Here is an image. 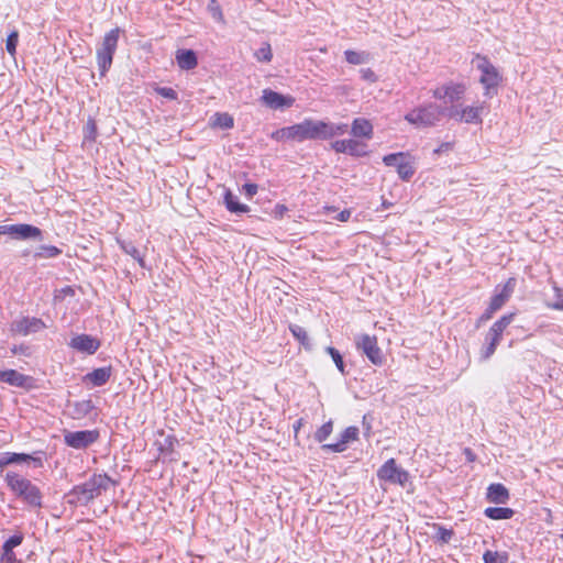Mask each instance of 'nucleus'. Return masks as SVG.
I'll return each instance as SVG.
<instances>
[{
    "label": "nucleus",
    "instance_id": "39",
    "mask_svg": "<svg viewBox=\"0 0 563 563\" xmlns=\"http://www.w3.org/2000/svg\"><path fill=\"white\" fill-rule=\"evenodd\" d=\"M121 246H122V250L128 255L132 256L134 260L137 261L140 266L144 267L143 255L141 254L140 250L135 245H133L132 243H123Z\"/></svg>",
    "mask_w": 563,
    "mask_h": 563
},
{
    "label": "nucleus",
    "instance_id": "57",
    "mask_svg": "<svg viewBox=\"0 0 563 563\" xmlns=\"http://www.w3.org/2000/svg\"><path fill=\"white\" fill-rule=\"evenodd\" d=\"M452 148H453V144H452V143H450V142H444V143L440 144V146H438V147L433 151V153H434L435 155H439V154H441V153L449 152V151H451Z\"/></svg>",
    "mask_w": 563,
    "mask_h": 563
},
{
    "label": "nucleus",
    "instance_id": "16",
    "mask_svg": "<svg viewBox=\"0 0 563 563\" xmlns=\"http://www.w3.org/2000/svg\"><path fill=\"white\" fill-rule=\"evenodd\" d=\"M358 437V428L347 427L340 434V440L335 443L323 444L322 449L331 452H343L346 449L349 442L356 440Z\"/></svg>",
    "mask_w": 563,
    "mask_h": 563
},
{
    "label": "nucleus",
    "instance_id": "6",
    "mask_svg": "<svg viewBox=\"0 0 563 563\" xmlns=\"http://www.w3.org/2000/svg\"><path fill=\"white\" fill-rule=\"evenodd\" d=\"M322 121L306 119L305 121L288 126V140L302 142L305 140H323Z\"/></svg>",
    "mask_w": 563,
    "mask_h": 563
},
{
    "label": "nucleus",
    "instance_id": "15",
    "mask_svg": "<svg viewBox=\"0 0 563 563\" xmlns=\"http://www.w3.org/2000/svg\"><path fill=\"white\" fill-rule=\"evenodd\" d=\"M69 346L82 353L93 354L99 349L100 343L91 335L79 334L70 340Z\"/></svg>",
    "mask_w": 563,
    "mask_h": 563
},
{
    "label": "nucleus",
    "instance_id": "22",
    "mask_svg": "<svg viewBox=\"0 0 563 563\" xmlns=\"http://www.w3.org/2000/svg\"><path fill=\"white\" fill-rule=\"evenodd\" d=\"M223 202L225 208L232 213H247L250 211V207L239 202L238 197L230 189H225Z\"/></svg>",
    "mask_w": 563,
    "mask_h": 563
},
{
    "label": "nucleus",
    "instance_id": "36",
    "mask_svg": "<svg viewBox=\"0 0 563 563\" xmlns=\"http://www.w3.org/2000/svg\"><path fill=\"white\" fill-rule=\"evenodd\" d=\"M553 290H554L555 300L548 301L545 305L550 309L563 311V289L560 288L556 284H554Z\"/></svg>",
    "mask_w": 563,
    "mask_h": 563
},
{
    "label": "nucleus",
    "instance_id": "60",
    "mask_svg": "<svg viewBox=\"0 0 563 563\" xmlns=\"http://www.w3.org/2000/svg\"><path fill=\"white\" fill-rule=\"evenodd\" d=\"M351 214H352L351 210H349V209H344V210H342V211H341V212L335 217V219H336V220H339V221H341V222H346V221H349V219L351 218Z\"/></svg>",
    "mask_w": 563,
    "mask_h": 563
},
{
    "label": "nucleus",
    "instance_id": "41",
    "mask_svg": "<svg viewBox=\"0 0 563 563\" xmlns=\"http://www.w3.org/2000/svg\"><path fill=\"white\" fill-rule=\"evenodd\" d=\"M333 424L332 421H328L323 423L314 433V439L318 442H323L328 439V437L332 433Z\"/></svg>",
    "mask_w": 563,
    "mask_h": 563
},
{
    "label": "nucleus",
    "instance_id": "3",
    "mask_svg": "<svg viewBox=\"0 0 563 563\" xmlns=\"http://www.w3.org/2000/svg\"><path fill=\"white\" fill-rule=\"evenodd\" d=\"M446 115V109L430 102L419 106L410 110L405 115V120L418 129L435 125L442 118Z\"/></svg>",
    "mask_w": 563,
    "mask_h": 563
},
{
    "label": "nucleus",
    "instance_id": "43",
    "mask_svg": "<svg viewBox=\"0 0 563 563\" xmlns=\"http://www.w3.org/2000/svg\"><path fill=\"white\" fill-rule=\"evenodd\" d=\"M208 11L216 21L221 22V23L224 22L222 9L217 0L209 1Z\"/></svg>",
    "mask_w": 563,
    "mask_h": 563
},
{
    "label": "nucleus",
    "instance_id": "53",
    "mask_svg": "<svg viewBox=\"0 0 563 563\" xmlns=\"http://www.w3.org/2000/svg\"><path fill=\"white\" fill-rule=\"evenodd\" d=\"M257 185L256 184H244L242 190L246 195L247 198H253L257 194Z\"/></svg>",
    "mask_w": 563,
    "mask_h": 563
},
{
    "label": "nucleus",
    "instance_id": "58",
    "mask_svg": "<svg viewBox=\"0 0 563 563\" xmlns=\"http://www.w3.org/2000/svg\"><path fill=\"white\" fill-rule=\"evenodd\" d=\"M288 211V208L285 205H276L273 214L275 218H283V216Z\"/></svg>",
    "mask_w": 563,
    "mask_h": 563
},
{
    "label": "nucleus",
    "instance_id": "62",
    "mask_svg": "<svg viewBox=\"0 0 563 563\" xmlns=\"http://www.w3.org/2000/svg\"><path fill=\"white\" fill-rule=\"evenodd\" d=\"M62 292L65 294V295H74V289L69 286H66L65 288L62 289Z\"/></svg>",
    "mask_w": 563,
    "mask_h": 563
},
{
    "label": "nucleus",
    "instance_id": "9",
    "mask_svg": "<svg viewBox=\"0 0 563 563\" xmlns=\"http://www.w3.org/2000/svg\"><path fill=\"white\" fill-rule=\"evenodd\" d=\"M100 433L95 430L68 431L64 434V442L67 446L84 450L98 441Z\"/></svg>",
    "mask_w": 563,
    "mask_h": 563
},
{
    "label": "nucleus",
    "instance_id": "32",
    "mask_svg": "<svg viewBox=\"0 0 563 563\" xmlns=\"http://www.w3.org/2000/svg\"><path fill=\"white\" fill-rule=\"evenodd\" d=\"M514 318L515 313H507L494 322L489 330L503 336L504 331L512 322Z\"/></svg>",
    "mask_w": 563,
    "mask_h": 563
},
{
    "label": "nucleus",
    "instance_id": "52",
    "mask_svg": "<svg viewBox=\"0 0 563 563\" xmlns=\"http://www.w3.org/2000/svg\"><path fill=\"white\" fill-rule=\"evenodd\" d=\"M452 537H453V531L451 529H446V528H443V527L439 528L438 538L442 542H445V543L450 542Z\"/></svg>",
    "mask_w": 563,
    "mask_h": 563
},
{
    "label": "nucleus",
    "instance_id": "63",
    "mask_svg": "<svg viewBox=\"0 0 563 563\" xmlns=\"http://www.w3.org/2000/svg\"><path fill=\"white\" fill-rule=\"evenodd\" d=\"M390 205H391V203L384 201V202H383V208H384V209H387V208H389V207H390Z\"/></svg>",
    "mask_w": 563,
    "mask_h": 563
},
{
    "label": "nucleus",
    "instance_id": "14",
    "mask_svg": "<svg viewBox=\"0 0 563 563\" xmlns=\"http://www.w3.org/2000/svg\"><path fill=\"white\" fill-rule=\"evenodd\" d=\"M516 287V279L509 278L503 286L498 285L489 306L497 311L509 300Z\"/></svg>",
    "mask_w": 563,
    "mask_h": 563
},
{
    "label": "nucleus",
    "instance_id": "4",
    "mask_svg": "<svg viewBox=\"0 0 563 563\" xmlns=\"http://www.w3.org/2000/svg\"><path fill=\"white\" fill-rule=\"evenodd\" d=\"M120 33V27L110 30L108 33H106L101 46L97 49V63L101 76H104V74L112 65L113 55L118 47Z\"/></svg>",
    "mask_w": 563,
    "mask_h": 563
},
{
    "label": "nucleus",
    "instance_id": "27",
    "mask_svg": "<svg viewBox=\"0 0 563 563\" xmlns=\"http://www.w3.org/2000/svg\"><path fill=\"white\" fill-rule=\"evenodd\" d=\"M31 459L32 457L25 453L5 452L0 454V468L10 464L26 462Z\"/></svg>",
    "mask_w": 563,
    "mask_h": 563
},
{
    "label": "nucleus",
    "instance_id": "8",
    "mask_svg": "<svg viewBox=\"0 0 563 563\" xmlns=\"http://www.w3.org/2000/svg\"><path fill=\"white\" fill-rule=\"evenodd\" d=\"M0 235H9L15 240H41L42 231L32 224H2L0 225Z\"/></svg>",
    "mask_w": 563,
    "mask_h": 563
},
{
    "label": "nucleus",
    "instance_id": "1",
    "mask_svg": "<svg viewBox=\"0 0 563 563\" xmlns=\"http://www.w3.org/2000/svg\"><path fill=\"white\" fill-rule=\"evenodd\" d=\"M115 482L107 474H93L88 481L74 486L67 494L68 503L71 505L87 506L103 492L108 490L110 485Z\"/></svg>",
    "mask_w": 563,
    "mask_h": 563
},
{
    "label": "nucleus",
    "instance_id": "17",
    "mask_svg": "<svg viewBox=\"0 0 563 563\" xmlns=\"http://www.w3.org/2000/svg\"><path fill=\"white\" fill-rule=\"evenodd\" d=\"M263 102L272 109H280L284 107H291L294 99L291 97H285L271 89H265L262 96Z\"/></svg>",
    "mask_w": 563,
    "mask_h": 563
},
{
    "label": "nucleus",
    "instance_id": "55",
    "mask_svg": "<svg viewBox=\"0 0 563 563\" xmlns=\"http://www.w3.org/2000/svg\"><path fill=\"white\" fill-rule=\"evenodd\" d=\"M496 309H492V306L488 305L486 310L483 312V314L478 319V324L482 322H486L492 319L493 314L496 312Z\"/></svg>",
    "mask_w": 563,
    "mask_h": 563
},
{
    "label": "nucleus",
    "instance_id": "47",
    "mask_svg": "<svg viewBox=\"0 0 563 563\" xmlns=\"http://www.w3.org/2000/svg\"><path fill=\"white\" fill-rule=\"evenodd\" d=\"M497 345L485 342L481 350V360L487 361L496 351Z\"/></svg>",
    "mask_w": 563,
    "mask_h": 563
},
{
    "label": "nucleus",
    "instance_id": "2",
    "mask_svg": "<svg viewBox=\"0 0 563 563\" xmlns=\"http://www.w3.org/2000/svg\"><path fill=\"white\" fill-rule=\"evenodd\" d=\"M4 481L10 490L25 504L31 507H42L43 495L30 479L15 472H7Z\"/></svg>",
    "mask_w": 563,
    "mask_h": 563
},
{
    "label": "nucleus",
    "instance_id": "54",
    "mask_svg": "<svg viewBox=\"0 0 563 563\" xmlns=\"http://www.w3.org/2000/svg\"><path fill=\"white\" fill-rule=\"evenodd\" d=\"M500 340H501V335H499L497 333H494L490 330H488V332H487V334L485 336V342L492 343V344H495V345H498Z\"/></svg>",
    "mask_w": 563,
    "mask_h": 563
},
{
    "label": "nucleus",
    "instance_id": "49",
    "mask_svg": "<svg viewBox=\"0 0 563 563\" xmlns=\"http://www.w3.org/2000/svg\"><path fill=\"white\" fill-rule=\"evenodd\" d=\"M97 135V126L92 119H89L86 124V139L95 140Z\"/></svg>",
    "mask_w": 563,
    "mask_h": 563
},
{
    "label": "nucleus",
    "instance_id": "33",
    "mask_svg": "<svg viewBox=\"0 0 563 563\" xmlns=\"http://www.w3.org/2000/svg\"><path fill=\"white\" fill-rule=\"evenodd\" d=\"M289 330L291 334L302 344L306 349L310 347L309 336L307 331L298 325V324H290Z\"/></svg>",
    "mask_w": 563,
    "mask_h": 563
},
{
    "label": "nucleus",
    "instance_id": "56",
    "mask_svg": "<svg viewBox=\"0 0 563 563\" xmlns=\"http://www.w3.org/2000/svg\"><path fill=\"white\" fill-rule=\"evenodd\" d=\"M444 91H446L445 85L440 86V87L433 89L432 90V96L435 99H439V100H446V93H444Z\"/></svg>",
    "mask_w": 563,
    "mask_h": 563
},
{
    "label": "nucleus",
    "instance_id": "29",
    "mask_svg": "<svg viewBox=\"0 0 563 563\" xmlns=\"http://www.w3.org/2000/svg\"><path fill=\"white\" fill-rule=\"evenodd\" d=\"M345 59L349 64L361 65L369 59V54L366 52H357L353 49H346L344 52Z\"/></svg>",
    "mask_w": 563,
    "mask_h": 563
},
{
    "label": "nucleus",
    "instance_id": "45",
    "mask_svg": "<svg viewBox=\"0 0 563 563\" xmlns=\"http://www.w3.org/2000/svg\"><path fill=\"white\" fill-rule=\"evenodd\" d=\"M23 539H24V536L19 532V533H15L13 534L12 537H10L4 543L2 547L4 548H8V549H14L19 545H21V543L23 542Z\"/></svg>",
    "mask_w": 563,
    "mask_h": 563
},
{
    "label": "nucleus",
    "instance_id": "7",
    "mask_svg": "<svg viewBox=\"0 0 563 563\" xmlns=\"http://www.w3.org/2000/svg\"><path fill=\"white\" fill-rule=\"evenodd\" d=\"M486 110L484 103L478 106H451L446 109V117L467 124H482Z\"/></svg>",
    "mask_w": 563,
    "mask_h": 563
},
{
    "label": "nucleus",
    "instance_id": "20",
    "mask_svg": "<svg viewBox=\"0 0 563 563\" xmlns=\"http://www.w3.org/2000/svg\"><path fill=\"white\" fill-rule=\"evenodd\" d=\"M176 62L180 69L190 70L198 65L197 55L192 49H178Z\"/></svg>",
    "mask_w": 563,
    "mask_h": 563
},
{
    "label": "nucleus",
    "instance_id": "34",
    "mask_svg": "<svg viewBox=\"0 0 563 563\" xmlns=\"http://www.w3.org/2000/svg\"><path fill=\"white\" fill-rule=\"evenodd\" d=\"M60 253H62V250H59L58 247H56L54 245H41L35 253V257L53 258V257L58 256Z\"/></svg>",
    "mask_w": 563,
    "mask_h": 563
},
{
    "label": "nucleus",
    "instance_id": "64",
    "mask_svg": "<svg viewBox=\"0 0 563 563\" xmlns=\"http://www.w3.org/2000/svg\"><path fill=\"white\" fill-rule=\"evenodd\" d=\"M561 539H563V533L561 534Z\"/></svg>",
    "mask_w": 563,
    "mask_h": 563
},
{
    "label": "nucleus",
    "instance_id": "28",
    "mask_svg": "<svg viewBox=\"0 0 563 563\" xmlns=\"http://www.w3.org/2000/svg\"><path fill=\"white\" fill-rule=\"evenodd\" d=\"M322 130H323V140L331 139L335 135H342L347 130V124H333L327 123L322 121Z\"/></svg>",
    "mask_w": 563,
    "mask_h": 563
},
{
    "label": "nucleus",
    "instance_id": "23",
    "mask_svg": "<svg viewBox=\"0 0 563 563\" xmlns=\"http://www.w3.org/2000/svg\"><path fill=\"white\" fill-rule=\"evenodd\" d=\"M27 377L15 369L0 371V382L7 383L11 386L23 387Z\"/></svg>",
    "mask_w": 563,
    "mask_h": 563
},
{
    "label": "nucleus",
    "instance_id": "12",
    "mask_svg": "<svg viewBox=\"0 0 563 563\" xmlns=\"http://www.w3.org/2000/svg\"><path fill=\"white\" fill-rule=\"evenodd\" d=\"M46 328L44 321L35 317H22L11 323V332L20 335L37 333Z\"/></svg>",
    "mask_w": 563,
    "mask_h": 563
},
{
    "label": "nucleus",
    "instance_id": "61",
    "mask_svg": "<svg viewBox=\"0 0 563 563\" xmlns=\"http://www.w3.org/2000/svg\"><path fill=\"white\" fill-rule=\"evenodd\" d=\"M27 346L21 344V345H14L12 349H11V352L12 354L16 355V354H25L26 351H27Z\"/></svg>",
    "mask_w": 563,
    "mask_h": 563
},
{
    "label": "nucleus",
    "instance_id": "42",
    "mask_svg": "<svg viewBox=\"0 0 563 563\" xmlns=\"http://www.w3.org/2000/svg\"><path fill=\"white\" fill-rule=\"evenodd\" d=\"M327 353L331 356V358L333 360L336 368L342 373V374H345V371H344V362H343V357L341 355V353L332 347V346H328L325 349Z\"/></svg>",
    "mask_w": 563,
    "mask_h": 563
},
{
    "label": "nucleus",
    "instance_id": "48",
    "mask_svg": "<svg viewBox=\"0 0 563 563\" xmlns=\"http://www.w3.org/2000/svg\"><path fill=\"white\" fill-rule=\"evenodd\" d=\"M157 93L161 95L164 98H167L169 100H176L177 99V92L169 87H159L157 88Z\"/></svg>",
    "mask_w": 563,
    "mask_h": 563
},
{
    "label": "nucleus",
    "instance_id": "40",
    "mask_svg": "<svg viewBox=\"0 0 563 563\" xmlns=\"http://www.w3.org/2000/svg\"><path fill=\"white\" fill-rule=\"evenodd\" d=\"M483 560L484 563H506L507 553L500 554L499 552L487 550L483 554Z\"/></svg>",
    "mask_w": 563,
    "mask_h": 563
},
{
    "label": "nucleus",
    "instance_id": "31",
    "mask_svg": "<svg viewBox=\"0 0 563 563\" xmlns=\"http://www.w3.org/2000/svg\"><path fill=\"white\" fill-rule=\"evenodd\" d=\"M514 318L515 313H507L494 322L489 330L503 336L504 331L512 322Z\"/></svg>",
    "mask_w": 563,
    "mask_h": 563
},
{
    "label": "nucleus",
    "instance_id": "46",
    "mask_svg": "<svg viewBox=\"0 0 563 563\" xmlns=\"http://www.w3.org/2000/svg\"><path fill=\"white\" fill-rule=\"evenodd\" d=\"M1 563H15L16 556L12 549H8L2 547L1 556H0Z\"/></svg>",
    "mask_w": 563,
    "mask_h": 563
},
{
    "label": "nucleus",
    "instance_id": "59",
    "mask_svg": "<svg viewBox=\"0 0 563 563\" xmlns=\"http://www.w3.org/2000/svg\"><path fill=\"white\" fill-rule=\"evenodd\" d=\"M287 128L280 129L272 133V139L280 141L288 140V133H286Z\"/></svg>",
    "mask_w": 563,
    "mask_h": 563
},
{
    "label": "nucleus",
    "instance_id": "37",
    "mask_svg": "<svg viewBox=\"0 0 563 563\" xmlns=\"http://www.w3.org/2000/svg\"><path fill=\"white\" fill-rule=\"evenodd\" d=\"M254 56L258 62L269 63L273 58L269 43H263L262 46L255 52Z\"/></svg>",
    "mask_w": 563,
    "mask_h": 563
},
{
    "label": "nucleus",
    "instance_id": "50",
    "mask_svg": "<svg viewBox=\"0 0 563 563\" xmlns=\"http://www.w3.org/2000/svg\"><path fill=\"white\" fill-rule=\"evenodd\" d=\"M176 442V439L174 437H166L164 440V443L159 444V450L162 452H172L174 449V444Z\"/></svg>",
    "mask_w": 563,
    "mask_h": 563
},
{
    "label": "nucleus",
    "instance_id": "51",
    "mask_svg": "<svg viewBox=\"0 0 563 563\" xmlns=\"http://www.w3.org/2000/svg\"><path fill=\"white\" fill-rule=\"evenodd\" d=\"M360 74L361 78L366 81L375 82L377 80L376 74L371 68H362L360 70Z\"/></svg>",
    "mask_w": 563,
    "mask_h": 563
},
{
    "label": "nucleus",
    "instance_id": "38",
    "mask_svg": "<svg viewBox=\"0 0 563 563\" xmlns=\"http://www.w3.org/2000/svg\"><path fill=\"white\" fill-rule=\"evenodd\" d=\"M408 157H409V155L404 152L391 153V154L385 155L383 157V163L386 166H393V167L397 168L399 162H401L402 159L408 158Z\"/></svg>",
    "mask_w": 563,
    "mask_h": 563
},
{
    "label": "nucleus",
    "instance_id": "24",
    "mask_svg": "<svg viewBox=\"0 0 563 563\" xmlns=\"http://www.w3.org/2000/svg\"><path fill=\"white\" fill-rule=\"evenodd\" d=\"M71 407V417L74 419H82L91 413L95 410V405L91 399H84L79 401H75L70 405Z\"/></svg>",
    "mask_w": 563,
    "mask_h": 563
},
{
    "label": "nucleus",
    "instance_id": "11",
    "mask_svg": "<svg viewBox=\"0 0 563 563\" xmlns=\"http://www.w3.org/2000/svg\"><path fill=\"white\" fill-rule=\"evenodd\" d=\"M377 476L379 479L400 485L408 481V473L399 468L394 459H389L379 467Z\"/></svg>",
    "mask_w": 563,
    "mask_h": 563
},
{
    "label": "nucleus",
    "instance_id": "25",
    "mask_svg": "<svg viewBox=\"0 0 563 563\" xmlns=\"http://www.w3.org/2000/svg\"><path fill=\"white\" fill-rule=\"evenodd\" d=\"M445 88H446V91H444V93H446L445 102L452 103V106H455L454 103L459 102L463 98V96L466 91V86L464 84H457V82H448V84H445Z\"/></svg>",
    "mask_w": 563,
    "mask_h": 563
},
{
    "label": "nucleus",
    "instance_id": "21",
    "mask_svg": "<svg viewBox=\"0 0 563 563\" xmlns=\"http://www.w3.org/2000/svg\"><path fill=\"white\" fill-rule=\"evenodd\" d=\"M351 133L355 137H365L369 140L373 136V125L364 118H356L352 122Z\"/></svg>",
    "mask_w": 563,
    "mask_h": 563
},
{
    "label": "nucleus",
    "instance_id": "13",
    "mask_svg": "<svg viewBox=\"0 0 563 563\" xmlns=\"http://www.w3.org/2000/svg\"><path fill=\"white\" fill-rule=\"evenodd\" d=\"M332 148L336 153H344L356 157L367 154L366 144L354 139L338 140L332 143Z\"/></svg>",
    "mask_w": 563,
    "mask_h": 563
},
{
    "label": "nucleus",
    "instance_id": "19",
    "mask_svg": "<svg viewBox=\"0 0 563 563\" xmlns=\"http://www.w3.org/2000/svg\"><path fill=\"white\" fill-rule=\"evenodd\" d=\"M486 498L494 504H506L509 500V492L503 484H490L487 488Z\"/></svg>",
    "mask_w": 563,
    "mask_h": 563
},
{
    "label": "nucleus",
    "instance_id": "30",
    "mask_svg": "<svg viewBox=\"0 0 563 563\" xmlns=\"http://www.w3.org/2000/svg\"><path fill=\"white\" fill-rule=\"evenodd\" d=\"M415 172V167L409 161V157L399 162L397 174L401 180L408 181L413 176Z\"/></svg>",
    "mask_w": 563,
    "mask_h": 563
},
{
    "label": "nucleus",
    "instance_id": "10",
    "mask_svg": "<svg viewBox=\"0 0 563 563\" xmlns=\"http://www.w3.org/2000/svg\"><path fill=\"white\" fill-rule=\"evenodd\" d=\"M355 344L358 351H362L363 354L374 364L382 365L383 364V354L380 349L377 345V339L374 335L361 334L356 338Z\"/></svg>",
    "mask_w": 563,
    "mask_h": 563
},
{
    "label": "nucleus",
    "instance_id": "26",
    "mask_svg": "<svg viewBox=\"0 0 563 563\" xmlns=\"http://www.w3.org/2000/svg\"><path fill=\"white\" fill-rule=\"evenodd\" d=\"M484 515L493 520H503L510 519L515 515V511L506 507H488L484 510Z\"/></svg>",
    "mask_w": 563,
    "mask_h": 563
},
{
    "label": "nucleus",
    "instance_id": "18",
    "mask_svg": "<svg viewBox=\"0 0 563 563\" xmlns=\"http://www.w3.org/2000/svg\"><path fill=\"white\" fill-rule=\"evenodd\" d=\"M112 374V369L110 366L99 367L93 369L92 372L86 374L84 377L85 382L92 384L95 387H100L107 384Z\"/></svg>",
    "mask_w": 563,
    "mask_h": 563
},
{
    "label": "nucleus",
    "instance_id": "35",
    "mask_svg": "<svg viewBox=\"0 0 563 563\" xmlns=\"http://www.w3.org/2000/svg\"><path fill=\"white\" fill-rule=\"evenodd\" d=\"M213 125L229 130L233 128L234 121L233 118L228 113H216L213 117Z\"/></svg>",
    "mask_w": 563,
    "mask_h": 563
},
{
    "label": "nucleus",
    "instance_id": "5",
    "mask_svg": "<svg viewBox=\"0 0 563 563\" xmlns=\"http://www.w3.org/2000/svg\"><path fill=\"white\" fill-rule=\"evenodd\" d=\"M476 68L482 73L479 82L484 86V95L492 98L497 93L496 88L501 81V76L497 68L485 56H476Z\"/></svg>",
    "mask_w": 563,
    "mask_h": 563
},
{
    "label": "nucleus",
    "instance_id": "44",
    "mask_svg": "<svg viewBox=\"0 0 563 563\" xmlns=\"http://www.w3.org/2000/svg\"><path fill=\"white\" fill-rule=\"evenodd\" d=\"M18 41H19V33L18 31H12L8 37H7V42H5V48H7V52L11 55V56H14L15 53H16V45H18Z\"/></svg>",
    "mask_w": 563,
    "mask_h": 563
}]
</instances>
